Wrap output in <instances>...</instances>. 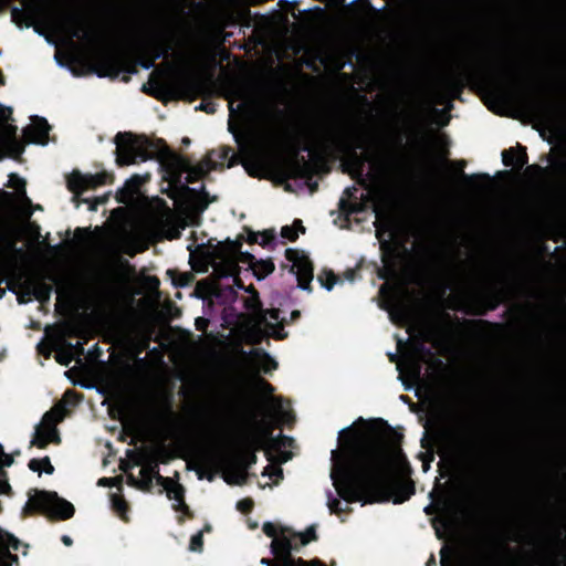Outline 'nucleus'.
Instances as JSON below:
<instances>
[{"label":"nucleus","mask_w":566,"mask_h":566,"mask_svg":"<svg viewBox=\"0 0 566 566\" xmlns=\"http://www.w3.org/2000/svg\"><path fill=\"white\" fill-rule=\"evenodd\" d=\"M261 563L264 565L271 566V560L268 558H262Z\"/></svg>","instance_id":"50"},{"label":"nucleus","mask_w":566,"mask_h":566,"mask_svg":"<svg viewBox=\"0 0 566 566\" xmlns=\"http://www.w3.org/2000/svg\"><path fill=\"white\" fill-rule=\"evenodd\" d=\"M273 409L283 421L290 420V413L284 409L283 401L281 399H273Z\"/></svg>","instance_id":"31"},{"label":"nucleus","mask_w":566,"mask_h":566,"mask_svg":"<svg viewBox=\"0 0 566 566\" xmlns=\"http://www.w3.org/2000/svg\"><path fill=\"white\" fill-rule=\"evenodd\" d=\"M33 14L51 28L65 33L71 40H88L90 31L78 14L33 6Z\"/></svg>","instance_id":"3"},{"label":"nucleus","mask_w":566,"mask_h":566,"mask_svg":"<svg viewBox=\"0 0 566 566\" xmlns=\"http://www.w3.org/2000/svg\"><path fill=\"white\" fill-rule=\"evenodd\" d=\"M20 541L11 534L0 535V566H12L18 563V557L11 554L10 548L18 551Z\"/></svg>","instance_id":"17"},{"label":"nucleus","mask_w":566,"mask_h":566,"mask_svg":"<svg viewBox=\"0 0 566 566\" xmlns=\"http://www.w3.org/2000/svg\"><path fill=\"white\" fill-rule=\"evenodd\" d=\"M140 476L142 479L137 480L133 475H129V484L138 489L149 490L151 488L153 480H156L160 485L163 483H169L168 478H164L159 474L158 463L155 459H150L147 463H143Z\"/></svg>","instance_id":"12"},{"label":"nucleus","mask_w":566,"mask_h":566,"mask_svg":"<svg viewBox=\"0 0 566 566\" xmlns=\"http://www.w3.org/2000/svg\"><path fill=\"white\" fill-rule=\"evenodd\" d=\"M274 270V265L272 263H270L268 265V272H272Z\"/></svg>","instance_id":"53"},{"label":"nucleus","mask_w":566,"mask_h":566,"mask_svg":"<svg viewBox=\"0 0 566 566\" xmlns=\"http://www.w3.org/2000/svg\"><path fill=\"white\" fill-rule=\"evenodd\" d=\"M99 484H104V485H107L108 484V479H101L99 480Z\"/></svg>","instance_id":"52"},{"label":"nucleus","mask_w":566,"mask_h":566,"mask_svg":"<svg viewBox=\"0 0 566 566\" xmlns=\"http://www.w3.org/2000/svg\"><path fill=\"white\" fill-rule=\"evenodd\" d=\"M488 69L490 73L503 84L520 93L523 91L521 77L516 72L499 64H490L488 65Z\"/></svg>","instance_id":"16"},{"label":"nucleus","mask_w":566,"mask_h":566,"mask_svg":"<svg viewBox=\"0 0 566 566\" xmlns=\"http://www.w3.org/2000/svg\"><path fill=\"white\" fill-rule=\"evenodd\" d=\"M116 163L119 166L133 165L151 158L154 144L146 137L132 133H118L115 137Z\"/></svg>","instance_id":"4"},{"label":"nucleus","mask_w":566,"mask_h":566,"mask_svg":"<svg viewBox=\"0 0 566 566\" xmlns=\"http://www.w3.org/2000/svg\"><path fill=\"white\" fill-rule=\"evenodd\" d=\"M298 231L304 232L305 228L302 224L301 220H295L292 227L285 226L281 230V235L285 239L294 241L298 237Z\"/></svg>","instance_id":"23"},{"label":"nucleus","mask_w":566,"mask_h":566,"mask_svg":"<svg viewBox=\"0 0 566 566\" xmlns=\"http://www.w3.org/2000/svg\"><path fill=\"white\" fill-rule=\"evenodd\" d=\"M486 292L493 301L492 307L494 308L499 302L502 300L504 292L502 287L499 286V282H492L486 286Z\"/></svg>","instance_id":"26"},{"label":"nucleus","mask_w":566,"mask_h":566,"mask_svg":"<svg viewBox=\"0 0 566 566\" xmlns=\"http://www.w3.org/2000/svg\"><path fill=\"white\" fill-rule=\"evenodd\" d=\"M174 283L176 285L184 286L188 283V276L185 275V276L180 277V280H178V281L174 280Z\"/></svg>","instance_id":"46"},{"label":"nucleus","mask_w":566,"mask_h":566,"mask_svg":"<svg viewBox=\"0 0 566 566\" xmlns=\"http://www.w3.org/2000/svg\"><path fill=\"white\" fill-rule=\"evenodd\" d=\"M182 143H184L185 145H188V144L190 143V140H189V138L185 137V138L182 139Z\"/></svg>","instance_id":"54"},{"label":"nucleus","mask_w":566,"mask_h":566,"mask_svg":"<svg viewBox=\"0 0 566 566\" xmlns=\"http://www.w3.org/2000/svg\"><path fill=\"white\" fill-rule=\"evenodd\" d=\"M264 474L269 475L274 483H277L283 478V471L280 467L269 465L265 469Z\"/></svg>","instance_id":"33"},{"label":"nucleus","mask_w":566,"mask_h":566,"mask_svg":"<svg viewBox=\"0 0 566 566\" xmlns=\"http://www.w3.org/2000/svg\"><path fill=\"white\" fill-rule=\"evenodd\" d=\"M274 232L271 230L256 234L254 241L260 243L261 245H268L274 240Z\"/></svg>","instance_id":"35"},{"label":"nucleus","mask_w":566,"mask_h":566,"mask_svg":"<svg viewBox=\"0 0 566 566\" xmlns=\"http://www.w3.org/2000/svg\"><path fill=\"white\" fill-rule=\"evenodd\" d=\"M256 357L259 359L260 368L264 373H270L271 370L275 369L277 364L276 361L270 357L266 353H262L261 355L256 354Z\"/></svg>","instance_id":"27"},{"label":"nucleus","mask_w":566,"mask_h":566,"mask_svg":"<svg viewBox=\"0 0 566 566\" xmlns=\"http://www.w3.org/2000/svg\"><path fill=\"white\" fill-rule=\"evenodd\" d=\"M279 314H280L279 310L261 312L259 315V323L269 325L268 318H270L272 321H276V319H279Z\"/></svg>","instance_id":"37"},{"label":"nucleus","mask_w":566,"mask_h":566,"mask_svg":"<svg viewBox=\"0 0 566 566\" xmlns=\"http://www.w3.org/2000/svg\"><path fill=\"white\" fill-rule=\"evenodd\" d=\"M409 373L413 378H419L421 374V365L419 361H410L409 363Z\"/></svg>","instance_id":"41"},{"label":"nucleus","mask_w":566,"mask_h":566,"mask_svg":"<svg viewBox=\"0 0 566 566\" xmlns=\"http://www.w3.org/2000/svg\"><path fill=\"white\" fill-rule=\"evenodd\" d=\"M216 151H210L205 159H202L198 165L192 166L190 163L185 160L182 157L177 155L176 153L166 149L161 155V164L165 167L168 179L172 184L182 182V176L185 177V185L191 184L197 179L201 178L210 170L217 168L218 160L214 158Z\"/></svg>","instance_id":"2"},{"label":"nucleus","mask_w":566,"mask_h":566,"mask_svg":"<svg viewBox=\"0 0 566 566\" xmlns=\"http://www.w3.org/2000/svg\"><path fill=\"white\" fill-rule=\"evenodd\" d=\"M317 139L325 149H337L339 151H343L356 144L353 149L354 161L356 165L355 170L358 175L363 174L365 159L356 154V148H361V144L356 134H349L343 129L328 125L323 126L317 132Z\"/></svg>","instance_id":"5"},{"label":"nucleus","mask_w":566,"mask_h":566,"mask_svg":"<svg viewBox=\"0 0 566 566\" xmlns=\"http://www.w3.org/2000/svg\"><path fill=\"white\" fill-rule=\"evenodd\" d=\"M346 276H347V279H348L349 281H353V280H354V271H348V272L346 273Z\"/></svg>","instance_id":"49"},{"label":"nucleus","mask_w":566,"mask_h":566,"mask_svg":"<svg viewBox=\"0 0 566 566\" xmlns=\"http://www.w3.org/2000/svg\"><path fill=\"white\" fill-rule=\"evenodd\" d=\"M436 565V560L433 557H431V559L427 563V566H434Z\"/></svg>","instance_id":"51"},{"label":"nucleus","mask_w":566,"mask_h":566,"mask_svg":"<svg viewBox=\"0 0 566 566\" xmlns=\"http://www.w3.org/2000/svg\"><path fill=\"white\" fill-rule=\"evenodd\" d=\"M168 54V48L163 49L160 45H155L151 52L150 61L144 63L145 69H150L157 59L166 56Z\"/></svg>","instance_id":"29"},{"label":"nucleus","mask_w":566,"mask_h":566,"mask_svg":"<svg viewBox=\"0 0 566 566\" xmlns=\"http://www.w3.org/2000/svg\"><path fill=\"white\" fill-rule=\"evenodd\" d=\"M229 149L223 148L220 153L216 151L214 158L218 160V165H222L229 156Z\"/></svg>","instance_id":"44"},{"label":"nucleus","mask_w":566,"mask_h":566,"mask_svg":"<svg viewBox=\"0 0 566 566\" xmlns=\"http://www.w3.org/2000/svg\"><path fill=\"white\" fill-rule=\"evenodd\" d=\"M293 548L292 539L285 532L275 537L271 543V549L274 555L280 557L281 562L277 566H310L306 562L298 558L294 560L290 553ZM313 566H324L319 562L313 563Z\"/></svg>","instance_id":"10"},{"label":"nucleus","mask_w":566,"mask_h":566,"mask_svg":"<svg viewBox=\"0 0 566 566\" xmlns=\"http://www.w3.org/2000/svg\"><path fill=\"white\" fill-rule=\"evenodd\" d=\"M392 232L390 230V224L387 226V228L384 230V232L380 229H377V238L381 244V247H387L389 244V239H391Z\"/></svg>","instance_id":"34"},{"label":"nucleus","mask_w":566,"mask_h":566,"mask_svg":"<svg viewBox=\"0 0 566 566\" xmlns=\"http://www.w3.org/2000/svg\"><path fill=\"white\" fill-rule=\"evenodd\" d=\"M56 360L64 366H67L72 360L73 356L71 353L64 347L63 349L59 350L56 354Z\"/></svg>","instance_id":"39"},{"label":"nucleus","mask_w":566,"mask_h":566,"mask_svg":"<svg viewBox=\"0 0 566 566\" xmlns=\"http://www.w3.org/2000/svg\"><path fill=\"white\" fill-rule=\"evenodd\" d=\"M169 483H163L161 486L166 490L169 499L176 502V510H187L184 501V488L176 483L172 479L168 478Z\"/></svg>","instance_id":"18"},{"label":"nucleus","mask_w":566,"mask_h":566,"mask_svg":"<svg viewBox=\"0 0 566 566\" xmlns=\"http://www.w3.org/2000/svg\"><path fill=\"white\" fill-rule=\"evenodd\" d=\"M247 102H248L247 92L242 88L235 90V101L231 99L229 102L230 113L233 114L234 112L243 111Z\"/></svg>","instance_id":"22"},{"label":"nucleus","mask_w":566,"mask_h":566,"mask_svg":"<svg viewBox=\"0 0 566 566\" xmlns=\"http://www.w3.org/2000/svg\"><path fill=\"white\" fill-rule=\"evenodd\" d=\"M342 450L332 451L331 479L342 499L347 503L387 501L402 503L415 492L411 481H398L391 490L385 485L386 472L392 454L381 444L361 438L350 429L339 432Z\"/></svg>","instance_id":"1"},{"label":"nucleus","mask_w":566,"mask_h":566,"mask_svg":"<svg viewBox=\"0 0 566 566\" xmlns=\"http://www.w3.org/2000/svg\"><path fill=\"white\" fill-rule=\"evenodd\" d=\"M62 542H63L65 545H67V546H70V545L72 544V539H71V537H70V536H67V535H64V536L62 537Z\"/></svg>","instance_id":"47"},{"label":"nucleus","mask_w":566,"mask_h":566,"mask_svg":"<svg viewBox=\"0 0 566 566\" xmlns=\"http://www.w3.org/2000/svg\"><path fill=\"white\" fill-rule=\"evenodd\" d=\"M263 532H264L268 536L273 537V539H274L275 537H277V536H279V535L276 534V527H275V525H273L272 523H265V524L263 525Z\"/></svg>","instance_id":"43"},{"label":"nucleus","mask_w":566,"mask_h":566,"mask_svg":"<svg viewBox=\"0 0 566 566\" xmlns=\"http://www.w3.org/2000/svg\"><path fill=\"white\" fill-rule=\"evenodd\" d=\"M65 348L71 353L73 359L77 357V360H81V356L84 355L83 344L77 342L76 344H65Z\"/></svg>","instance_id":"32"},{"label":"nucleus","mask_w":566,"mask_h":566,"mask_svg":"<svg viewBox=\"0 0 566 566\" xmlns=\"http://www.w3.org/2000/svg\"><path fill=\"white\" fill-rule=\"evenodd\" d=\"M237 268L235 258L231 253H228L220 256L219 263L214 265V271L220 277H227L233 275L237 272Z\"/></svg>","instance_id":"20"},{"label":"nucleus","mask_w":566,"mask_h":566,"mask_svg":"<svg viewBox=\"0 0 566 566\" xmlns=\"http://www.w3.org/2000/svg\"><path fill=\"white\" fill-rule=\"evenodd\" d=\"M286 259L292 262L291 271L295 273L301 289H308L313 279V265L308 258L295 250H286Z\"/></svg>","instance_id":"8"},{"label":"nucleus","mask_w":566,"mask_h":566,"mask_svg":"<svg viewBox=\"0 0 566 566\" xmlns=\"http://www.w3.org/2000/svg\"><path fill=\"white\" fill-rule=\"evenodd\" d=\"M202 545H203L202 533L199 532L191 537L189 549L191 552H201Z\"/></svg>","instance_id":"36"},{"label":"nucleus","mask_w":566,"mask_h":566,"mask_svg":"<svg viewBox=\"0 0 566 566\" xmlns=\"http://www.w3.org/2000/svg\"><path fill=\"white\" fill-rule=\"evenodd\" d=\"M258 386H259L260 389H262V390H264L266 392H272L273 391V387L269 382L263 380V379H259L258 380Z\"/></svg>","instance_id":"45"},{"label":"nucleus","mask_w":566,"mask_h":566,"mask_svg":"<svg viewBox=\"0 0 566 566\" xmlns=\"http://www.w3.org/2000/svg\"><path fill=\"white\" fill-rule=\"evenodd\" d=\"M29 468L32 471H39V472H41V470H43L49 474H51L54 471V468L51 464L50 459L48 457L40 459V460H38V459L31 460L29 463Z\"/></svg>","instance_id":"24"},{"label":"nucleus","mask_w":566,"mask_h":566,"mask_svg":"<svg viewBox=\"0 0 566 566\" xmlns=\"http://www.w3.org/2000/svg\"><path fill=\"white\" fill-rule=\"evenodd\" d=\"M525 103L530 111L537 116H546L551 113V106L544 101L533 97H525Z\"/></svg>","instance_id":"21"},{"label":"nucleus","mask_w":566,"mask_h":566,"mask_svg":"<svg viewBox=\"0 0 566 566\" xmlns=\"http://www.w3.org/2000/svg\"><path fill=\"white\" fill-rule=\"evenodd\" d=\"M462 177H463L464 179H468V178H469L464 172H462Z\"/></svg>","instance_id":"56"},{"label":"nucleus","mask_w":566,"mask_h":566,"mask_svg":"<svg viewBox=\"0 0 566 566\" xmlns=\"http://www.w3.org/2000/svg\"><path fill=\"white\" fill-rule=\"evenodd\" d=\"M112 506L123 520H126L127 504L120 496L112 495Z\"/></svg>","instance_id":"28"},{"label":"nucleus","mask_w":566,"mask_h":566,"mask_svg":"<svg viewBox=\"0 0 566 566\" xmlns=\"http://www.w3.org/2000/svg\"><path fill=\"white\" fill-rule=\"evenodd\" d=\"M502 160L504 166H515L517 169H522L524 165L527 163V155L525 148L521 147V153L518 155L515 154L514 148L505 149L502 153Z\"/></svg>","instance_id":"19"},{"label":"nucleus","mask_w":566,"mask_h":566,"mask_svg":"<svg viewBox=\"0 0 566 566\" xmlns=\"http://www.w3.org/2000/svg\"><path fill=\"white\" fill-rule=\"evenodd\" d=\"M3 135L4 138L10 143L14 148L17 154H20L22 151L19 142L17 140V127L12 125H7L3 127Z\"/></svg>","instance_id":"25"},{"label":"nucleus","mask_w":566,"mask_h":566,"mask_svg":"<svg viewBox=\"0 0 566 566\" xmlns=\"http://www.w3.org/2000/svg\"><path fill=\"white\" fill-rule=\"evenodd\" d=\"M0 458H1V465L2 467H10L13 462V459L11 455L4 453L2 446L0 444Z\"/></svg>","instance_id":"42"},{"label":"nucleus","mask_w":566,"mask_h":566,"mask_svg":"<svg viewBox=\"0 0 566 566\" xmlns=\"http://www.w3.org/2000/svg\"><path fill=\"white\" fill-rule=\"evenodd\" d=\"M64 418V407L62 403L45 412L41 422L35 427V432L31 441L32 444L43 449L50 442L59 443L60 436L56 429L59 422Z\"/></svg>","instance_id":"7"},{"label":"nucleus","mask_w":566,"mask_h":566,"mask_svg":"<svg viewBox=\"0 0 566 566\" xmlns=\"http://www.w3.org/2000/svg\"><path fill=\"white\" fill-rule=\"evenodd\" d=\"M157 231L167 239H177L185 229L186 222L177 218L169 208L158 212L154 218Z\"/></svg>","instance_id":"9"},{"label":"nucleus","mask_w":566,"mask_h":566,"mask_svg":"<svg viewBox=\"0 0 566 566\" xmlns=\"http://www.w3.org/2000/svg\"><path fill=\"white\" fill-rule=\"evenodd\" d=\"M50 125L46 119L39 116L31 117V124L23 129V138L27 143H38L45 145Z\"/></svg>","instance_id":"14"},{"label":"nucleus","mask_w":566,"mask_h":566,"mask_svg":"<svg viewBox=\"0 0 566 566\" xmlns=\"http://www.w3.org/2000/svg\"><path fill=\"white\" fill-rule=\"evenodd\" d=\"M327 505L332 513H338L344 511V509L340 507V501L337 497H334L332 492H327Z\"/></svg>","instance_id":"38"},{"label":"nucleus","mask_w":566,"mask_h":566,"mask_svg":"<svg viewBox=\"0 0 566 566\" xmlns=\"http://www.w3.org/2000/svg\"><path fill=\"white\" fill-rule=\"evenodd\" d=\"M24 510H41L62 520L70 518L74 514V506L70 502L59 497L56 493L38 490H34V494L29 495Z\"/></svg>","instance_id":"6"},{"label":"nucleus","mask_w":566,"mask_h":566,"mask_svg":"<svg viewBox=\"0 0 566 566\" xmlns=\"http://www.w3.org/2000/svg\"><path fill=\"white\" fill-rule=\"evenodd\" d=\"M207 459L216 465L226 468L224 481L229 484H241L245 480V469L235 467L223 453L207 454Z\"/></svg>","instance_id":"13"},{"label":"nucleus","mask_w":566,"mask_h":566,"mask_svg":"<svg viewBox=\"0 0 566 566\" xmlns=\"http://www.w3.org/2000/svg\"><path fill=\"white\" fill-rule=\"evenodd\" d=\"M441 566H446L444 557H443V556H442V558H441Z\"/></svg>","instance_id":"55"},{"label":"nucleus","mask_w":566,"mask_h":566,"mask_svg":"<svg viewBox=\"0 0 566 566\" xmlns=\"http://www.w3.org/2000/svg\"><path fill=\"white\" fill-rule=\"evenodd\" d=\"M301 537V543L303 545L307 544L310 541H313L316 538L315 530L314 527H310L306 530L304 534L298 535Z\"/></svg>","instance_id":"40"},{"label":"nucleus","mask_w":566,"mask_h":566,"mask_svg":"<svg viewBox=\"0 0 566 566\" xmlns=\"http://www.w3.org/2000/svg\"><path fill=\"white\" fill-rule=\"evenodd\" d=\"M52 283H57V276L54 274L33 279L28 283V293L40 302H46L53 291Z\"/></svg>","instance_id":"15"},{"label":"nucleus","mask_w":566,"mask_h":566,"mask_svg":"<svg viewBox=\"0 0 566 566\" xmlns=\"http://www.w3.org/2000/svg\"><path fill=\"white\" fill-rule=\"evenodd\" d=\"M108 178L109 176L106 172L84 175L80 171H73L67 178V187L75 195H80L88 189L105 185Z\"/></svg>","instance_id":"11"},{"label":"nucleus","mask_w":566,"mask_h":566,"mask_svg":"<svg viewBox=\"0 0 566 566\" xmlns=\"http://www.w3.org/2000/svg\"><path fill=\"white\" fill-rule=\"evenodd\" d=\"M318 280L321 281L322 285L327 290H332L334 284L339 282V277H337L333 272H327L325 274V279L322 275H319Z\"/></svg>","instance_id":"30"},{"label":"nucleus","mask_w":566,"mask_h":566,"mask_svg":"<svg viewBox=\"0 0 566 566\" xmlns=\"http://www.w3.org/2000/svg\"><path fill=\"white\" fill-rule=\"evenodd\" d=\"M238 507L240 510H247V509H249V504H245L244 502H239L238 503Z\"/></svg>","instance_id":"48"}]
</instances>
